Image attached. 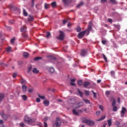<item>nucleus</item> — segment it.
Instances as JSON below:
<instances>
[{
	"mask_svg": "<svg viewBox=\"0 0 127 127\" xmlns=\"http://www.w3.org/2000/svg\"><path fill=\"white\" fill-rule=\"evenodd\" d=\"M112 76H115V71L111 70L110 72Z\"/></svg>",
	"mask_w": 127,
	"mask_h": 127,
	"instance_id": "nucleus-50",
	"label": "nucleus"
},
{
	"mask_svg": "<svg viewBox=\"0 0 127 127\" xmlns=\"http://www.w3.org/2000/svg\"><path fill=\"white\" fill-rule=\"evenodd\" d=\"M126 112H127V109L125 107H122V110L121 112V117H124Z\"/></svg>",
	"mask_w": 127,
	"mask_h": 127,
	"instance_id": "nucleus-9",
	"label": "nucleus"
},
{
	"mask_svg": "<svg viewBox=\"0 0 127 127\" xmlns=\"http://www.w3.org/2000/svg\"><path fill=\"white\" fill-rule=\"evenodd\" d=\"M96 115L97 117H99V116H100V115H101V112H100V111L96 112Z\"/></svg>",
	"mask_w": 127,
	"mask_h": 127,
	"instance_id": "nucleus-46",
	"label": "nucleus"
},
{
	"mask_svg": "<svg viewBox=\"0 0 127 127\" xmlns=\"http://www.w3.org/2000/svg\"><path fill=\"white\" fill-rule=\"evenodd\" d=\"M84 93L86 96H89L90 95V92L88 90H84Z\"/></svg>",
	"mask_w": 127,
	"mask_h": 127,
	"instance_id": "nucleus-35",
	"label": "nucleus"
},
{
	"mask_svg": "<svg viewBox=\"0 0 127 127\" xmlns=\"http://www.w3.org/2000/svg\"><path fill=\"white\" fill-rule=\"evenodd\" d=\"M11 50V47L7 48V50H6L7 52H9V51H10Z\"/></svg>",
	"mask_w": 127,
	"mask_h": 127,
	"instance_id": "nucleus-58",
	"label": "nucleus"
},
{
	"mask_svg": "<svg viewBox=\"0 0 127 127\" xmlns=\"http://www.w3.org/2000/svg\"><path fill=\"white\" fill-rule=\"evenodd\" d=\"M61 126V121L59 118H57L55 124L53 125V127H60Z\"/></svg>",
	"mask_w": 127,
	"mask_h": 127,
	"instance_id": "nucleus-2",
	"label": "nucleus"
},
{
	"mask_svg": "<svg viewBox=\"0 0 127 127\" xmlns=\"http://www.w3.org/2000/svg\"><path fill=\"white\" fill-rule=\"evenodd\" d=\"M60 35L59 36L57 37V39L58 40H64V32L62 31H59Z\"/></svg>",
	"mask_w": 127,
	"mask_h": 127,
	"instance_id": "nucleus-3",
	"label": "nucleus"
},
{
	"mask_svg": "<svg viewBox=\"0 0 127 127\" xmlns=\"http://www.w3.org/2000/svg\"><path fill=\"white\" fill-rule=\"evenodd\" d=\"M2 118L4 121H6L7 120L8 116H7V115L4 114L2 116Z\"/></svg>",
	"mask_w": 127,
	"mask_h": 127,
	"instance_id": "nucleus-20",
	"label": "nucleus"
},
{
	"mask_svg": "<svg viewBox=\"0 0 127 127\" xmlns=\"http://www.w3.org/2000/svg\"><path fill=\"white\" fill-rule=\"evenodd\" d=\"M68 102L70 105H75L77 103V99L76 98H72L68 99Z\"/></svg>",
	"mask_w": 127,
	"mask_h": 127,
	"instance_id": "nucleus-6",
	"label": "nucleus"
},
{
	"mask_svg": "<svg viewBox=\"0 0 127 127\" xmlns=\"http://www.w3.org/2000/svg\"><path fill=\"white\" fill-rule=\"evenodd\" d=\"M113 26L114 27H116V28H117V29L120 30V28H121L120 25H117V24H113Z\"/></svg>",
	"mask_w": 127,
	"mask_h": 127,
	"instance_id": "nucleus-37",
	"label": "nucleus"
},
{
	"mask_svg": "<svg viewBox=\"0 0 127 127\" xmlns=\"http://www.w3.org/2000/svg\"><path fill=\"white\" fill-rule=\"evenodd\" d=\"M86 31H83L79 32L78 34L77 38H78V39H82V38H83V37L85 36V35L86 34Z\"/></svg>",
	"mask_w": 127,
	"mask_h": 127,
	"instance_id": "nucleus-4",
	"label": "nucleus"
},
{
	"mask_svg": "<svg viewBox=\"0 0 127 127\" xmlns=\"http://www.w3.org/2000/svg\"><path fill=\"white\" fill-rule=\"evenodd\" d=\"M36 102H37V103H40V99L37 98L36 99Z\"/></svg>",
	"mask_w": 127,
	"mask_h": 127,
	"instance_id": "nucleus-59",
	"label": "nucleus"
},
{
	"mask_svg": "<svg viewBox=\"0 0 127 127\" xmlns=\"http://www.w3.org/2000/svg\"><path fill=\"white\" fill-rule=\"evenodd\" d=\"M75 79H72L71 80V82H70V85L71 86H76V84L74 83L75 82Z\"/></svg>",
	"mask_w": 127,
	"mask_h": 127,
	"instance_id": "nucleus-19",
	"label": "nucleus"
},
{
	"mask_svg": "<svg viewBox=\"0 0 127 127\" xmlns=\"http://www.w3.org/2000/svg\"><path fill=\"white\" fill-rule=\"evenodd\" d=\"M105 119H106V116H103L101 117V118L97 120V121L100 122V121H103V120H105Z\"/></svg>",
	"mask_w": 127,
	"mask_h": 127,
	"instance_id": "nucleus-30",
	"label": "nucleus"
},
{
	"mask_svg": "<svg viewBox=\"0 0 127 127\" xmlns=\"http://www.w3.org/2000/svg\"><path fill=\"white\" fill-rule=\"evenodd\" d=\"M108 22H110V23H112V22H113V20L111 18H108Z\"/></svg>",
	"mask_w": 127,
	"mask_h": 127,
	"instance_id": "nucleus-54",
	"label": "nucleus"
},
{
	"mask_svg": "<svg viewBox=\"0 0 127 127\" xmlns=\"http://www.w3.org/2000/svg\"><path fill=\"white\" fill-rule=\"evenodd\" d=\"M83 106H84V103L83 102H79L77 104V108H80V107H83Z\"/></svg>",
	"mask_w": 127,
	"mask_h": 127,
	"instance_id": "nucleus-21",
	"label": "nucleus"
},
{
	"mask_svg": "<svg viewBox=\"0 0 127 127\" xmlns=\"http://www.w3.org/2000/svg\"><path fill=\"white\" fill-rule=\"evenodd\" d=\"M87 54H88V52H87V50L85 49H83L81 51L80 55L82 57H85Z\"/></svg>",
	"mask_w": 127,
	"mask_h": 127,
	"instance_id": "nucleus-7",
	"label": "nucleus"
},
{
	"mask_svg": "<svg viewBox=\"0 0 127 127\" xmlns=\"http://www.w3.org/2000/svg\"><path fill=\"white\" fill-rule=\"evenodd\" d=\"M4 99V94L2 93H0V103H1Z\"/></svg>",
	"mask_w": 127,
	"mask_h": 127,
	"instance_id": "nucleus-13",
	"label": "nucleus"
},
{
	"mask_svg": "<svg viewBox=\"0 0 127 127\" xmlns=\"http://www.w3.org/2000/svg\"><path fill=\"white\" fill-rule=\"evenodd\" d=\"M23 64V62L22 61H19L18 62V65H22Z\"/></svg>",
	"mask_w": 127,
	"mask_h": 127,
	"instance_id": "nucleus-52",
	"label": "nucleus"
},
{
	"mask_svg": "<svg viewBox=\"0 0 127 127\" xmlns=\"http://www.w3.org/2000/svg\"><path fill=\"white\" fill-rule=\"evenodd\" d=\"M83 100L85 101L86 104H91V102H90V100L83 99Z\"/></svg>",
	"mask_w": 127,
	"mask_h": 127,
	"instance_id": "nucleus-42",
	"label": "nucleus"
},
{
	"mask_svg": "<svg viewBox=\"0 0 127 127\" xmlns=\"http://www.w3.org/2000/svg\"><path fill=\"white\" fill-rule=\"evenodd\" d=\"M112 119H109L108 120H107V123L108 124V127H111V126H112Z\"/></svg>",
	"mask_w": 127,
	"mask_h": 127,
	"instance_id": "nucleus-26",
	"label": "nucleus"
},
{
	"mask_svg": "<svg viewBox=\"0 0 127 127\" xmlns=\"http://www.w3.org/2000/svg\"><path fill=\"white\" fill-rule=\"evenodd\" d=\"M71 1H72V0H63L64 4H69Z\"/></svg>",
	"mask_w": 127,
	"mask_h": 127,
	"instance_id": "nucleus-14",
	"label": "nucleus"
},
{
	"mask_svg": "<svg viewBox=\"0 0 127 127\" xmlns=\"http://www.w3.org/2000/svg\"><path fill=\"white\" fill-rule=\"evenodd\" d=\"M105 94L106 95H110V94H111V92H110V91H106Z\"/></svg>",
	"mask_w": 127,
	"mask_h": 127,
	"instance_id": "nucleus-57",
	"label": "nucleus"
},
{
	"mask_svg": "<svg viewBox=\"0 0 127 127\" xmlns=\"http://www.w3.org/2000/svg\"><path fill=\"white\" fill-rule=\"evenodd\" d=\"M21 84H22V85H25V84H26V80L22 79L21 81Z\"/></svg>",
	"mask_w": 127,
	"mask_h": 127,
	"instance_id": "nucleus-34",
	"label": "nucleus"
},
{
	"mask_svg": "<svg viewBox=\"0 0 127 127\" xmlns=\"http://www.w3.org/2000/svg\"><path fill=\"white\" fill-rule=\"evenodd\" d=\"M82 122L83 124H86L88 126H94L95 122L91 120L87 119L86 118L83 117L81 118Z\"/></svg>",
	"mask_w": 127,
	"mask_h": 127,
	"instance_id": "nucleus-1",
	"label": "nucleus"
},
{
	"mask_svg": "<svg viewBox=\"0 0 127 127\" xmlns=\"http://www.w3.org/2000/svg\"><path fill=\"white\" fill-rule=\"evenodd\" d=\"M77 92L79 94V95L80 96V97L82 98V97H83V92H82L81 91H80V89H77Z\"/></svg>",
	"mask_w": 127,
	"mask_h": 127,
	"instance_id": "nucleus-22",
	"label": "nucleus"
},
{
	"mask_svg": "<svg viewBox=\"0 0 127 127\" xmlns=\"http://www.w3.org/2000/svg\"><path fill=\"white\" fill-rule=\"evenodd\" d=\"M23 101H26L27 100V96L26 95H23L21 96Z\"/></svg>",
	"mask_w": 127,
	"mask_h": 127,
	"instance_id": "nucleus-28",
	"label": "nucleus"
},
{
	"mask_svg": "<svg viewBox=\"0 0 127 127\" xmlns=\"http://www.w3.org/2000/svg\"><path fill=\"white\" fill-rule=\"evenodd\" d=\"M34 6V1H32L31 7H33Z\"/></svg>",
	"mask_w": 127,
	"mask_h": 127,
	"instance_id": "nucleus-63",
	"label": "nucleus"
},
{
	"mask_svg": "<svg viewBox=\"0 0 127 127\" xmlns=\"http://www.w3.org/2000/svg\"><path fill=\"white\" fill-rule=\"evenodd\" d=\"M38 96L39 98H40V99H42V100H45V96H41L40 95V94H38Z\"/></svg>",
	"mask_w": 127,
	"mask_h": 127,
	"instance_id": "nucleus-40",
	"label": "nucleus"
},
{
	"mask_svg": "<svg viewBox=\"0 0 127 127\" xmlns=\"http://www.w3.org/2000/svg\"><path fill=\"white\" fill-rule=\"evenodd\" d=\"M22 90L23 92H26V90H27V87H26V85H22Z\"/></svg>",
	"mask_w": 127,
	"mask_h": 127,
	"instance_id": "nucleus-17",
	"label": "nucleus"
},
{
	"mask_svg": "<svg viewBox=\"0 0 127 127\" xmlns=\"http://www.w3.org/2000/svg\"><path fill=\"white\" fill-rule=\"evenodd\" d=\"M28 92H29V93H32V92H33V89H29L28 90Z\"/></svg>",
	"mask_w": 127,
	"mask_h": 127,
	"instance_id": "nucleus-60",
	"label": "nucleus"
},
{
	"mask_svg": "<svg viewBox=\"0 0 127 127\" xmlns=\"http://www.w3.org/2000/svg\"><path fill=\"white\" fill-rule=\"evenodd\" d=\"M26 28H27V27L26 26L24 25V26L21 27L20 30L21 32L25 33L26 31Z\"/></svg>",
	"mask_w": 127,
	"mask_h": 127,
	"instance_id": "nucleus-11",
	"label": "nucleus"
},
{
	"mask_svg": "<svg viewBox=\"0 0 127 127\" xmlns=\"http://www.w3.org/2000/svg\"><path fill=\"white\" fill-rule=\"evenodd\" d=\"M24 122L28 124V125H31L32 123V120L30 118L25 116L24 118Z\"/></svg>",
	"mask_w": 127,
	"mask_h": 127,
	"instance_id": "nucleus-5",
	"label": "nucleus"
},
{
	"mask_svg": "<svg viewBox=\"0 0 127 127\" xmlns=\"http://www.w3.org/2000/svg\"><path fill=\"white\" fill-rule=\"evenodd\" d=\"M90 85H91L90 82L85 81V82H84V83L83 84V86L85 88H88V87H89L90 86Z\"/></svg>",
	"mask_w": 127,
	"mask_h": 127,
	"instance_id": "nucleus-12",
	"label": "nucleus"
},
{
	"mask_svg": "<svg viewBox=\"0 0 127 127\" xmlns=\"http://www.w3.org/2000/svg\"><path fill=\"white\" fill-rule=\"evenodd\" d=\"M51 5L52 7L54 8L56 7V2H53L51 3Z\"/></svg>",
	"mask_w": 127,
	"mask_h": 127,
	"instance_id": "nucleus-38",
	"label": "nucleus"
},
{
	"mask_svg": "<svg viewBox=\"0 0 127 127\" xmlns=\"http://www.w3.org/2000/svg\"><path fill=\"white\" fill-rule=\"evenodd\" d=\"M41 59H42V57H37L34 59V61H38V60H41Z\"/></svg>",
	"mask_w": 127,
	"mask_h": 127,
	"instance_id": "nucleus-29",
	"label": "nucleus"
},
{
	"mask_svg": "<svg viewBox=\"0 0 127 127\" xmlns=\"http://www.w3.org/2000/svg\"><path fill=\"white\" fill-rule=\"evenodd\" d=\"M116 105V101L115 99H113V102L112 103V106H113V107H115Z\"/></svg>",
	"mask_w": 127,
	"mask_h": 127,
	"instance_id": "nucleus-32",
	"label": "nucleus"
},
{
	"mask_svg": "<svg viewBox=\"0 0 127 127\" xmlns=\"http://www.w3.org/2000/svg\"><path fill=\"white\" fill-rule=\"evenodd\" d=\"M47 123L44 122V127H47Z\"/></svg>",
	"mask_w": 127,
	"mask_h": 127,
	"instance_id": "nucleus-61",
	"label": "nucleus"
},
{
	"mask_svg": "<svg viewBox=\"0 0 127 127\" xmlns=\"http://www.w3.org/2000/svg\"><path fill=\"white\" fill-rule=\"evenodd\" d=\"M16 76H17V75L16 74V73H14L12 75L13 78H16Z\"/></svg>",
	"mask_w": 127,
	"mask_h": 127,
	"instance_id": "nucleus-62",
	"label": "nucleus"
},
{
	"mask_svg": "<svg viewBox=\"0 0 127 127\" xmlns=\"http://www.w3.org/2000/svg\"><path fill=\"white\" fill-rule=\"evenodd\" d=\"M82 30V29L81 28V27L78 26L76 29L77 32H80Z\"/></svg>",
	"mask_w": 127,
	"mask_h": 127,
	"instance_id": "nucleus-43",
	"label": "nucleus"
},
{
	"mask_svg": "<svg viewBox=\"0 0 127 127\" xmlns=\"http://www.w3.org/2000/svg\"><path fill=\"white\" fill-rule=\"evenodd\" d=\"M110 1L113 3V4H118V2L116 0H110Z\"/></svg>",
	"mask_w": 127,
	"mask_h": 127,
	"instance_id": "nucleus-33",
	"label": "nucleus"
},
{
	"mask_svg": "<svg viewBox=\"0 0 127 127\" xmlns=\"http://www.w3.org/2000/svg\"><path fill=\"white\" fill-rule=\"evenodd\" d=\"M93 98H95V99H97V93L93 92Z\"/></svg>",
	"mask_w": 127,
	"mask_h": 127,
	"instance_id": "nucleus-53",
	"label": "nucleus"
},
{
	"mask_svg": "<svg viewBox=\"0 0 127 127\" xmlns=\"http://www.w3.org/2000/svg\"><path fill=\"white\" fill-rule=\"evenodd\" d=\"M83 4H84V2H81L78 5L76 6V7L79 8V7H80V6H82Z\"/></svg>",
	"mask_w": 127,
	"mask_h": 127,
	"instance_id": "nucleus-39",
	"label": "nucleus"
},
{
	"mask_svg": "<svg viewBox=\"0 0 127 127\" xmlns=\"http://www.w3.org/2000/svg\"><path fill=\"white\" fill-rule=\"evenodd\" d=\"M23 15H24V16H27V12H26V11H25V9L23 8Z\"/></svg>",
	"mask_w": 127,
	"mask_h": 127,
	"instance_id": "nucleus-41",
	"label": "nucleus"
},
{
	"mask_svg": "<svg viewBox=\"0 0 127 127\" xmlns=\"http://www.w3.org/2000/svg\"><path fill=\"white\" fill-rule=\"evenodd\" d=\"M38 126H39V127H42V123H39L38 124Z\"/></svg>",
	"mask_w": 127,
	"mask_h": 127,
	"instance_id": "nucleus-64",
	"label": "nucleus"
},
{
	"mask_svg": "<svg viewBox=\"0 0 127 127\" xmlns=\"http://www.w3.org/2000/svg\"><path fill=\"white\" fill-rule=\"evenodd\" d=\"M0 126H4L3 121L2 120H0Z\"/></svg>",
	"mask_w": 127,
	"mask_h": 127,
	"instance_id": "nucleus-51",
	"label": "nucleus"
},
{
	"mask_svg": "<svg viewBox=\"0 0 127 127\" xmlns=\"http://www.w3.org/2000/svg\"><path fill=\"white\" fill-rule=\"evenodd\" d=\"M66 22H68V19L63 20V24H66Z\"/></svg>",
	"mask_w": 127,
	"mask_h": 127,
	"instance_id": "nucleus-49",
	"label": "nucleus"
},
{
	"mask_svg": "<svg viewBox=\"0 0 127 127\" xmlns=\"http://www.w3.org/2000/svg\"><path fill=\"white\" fill-rule=\"evenodd\" d=\"M92 25H91V24H90L88 26L87 29L84 31H86V33L87 32V35H89V34H90V31L92 30Z\"/></svg>",
	"mask_w": 127,
	"mask_h": 127,
	"instance_id": "nucleus-8",
	"label": "nucleus"
},
{
	"mask_svg": "<svg viewBox=\"0 0 127 127\" xmlns=\"http://www.w3.org/2000/svg\"><path fill=\"white\" fill-rule=\"evenodd\" d=\"M23 56L24 58H28L29 56V54H28V53L27 52H24L23 53Z\"/></svg>",
	"mask_w": 127,
	"mask_h": 127,
	"instance_id": "nucleus-15",
	"label": "nucleus"
},
{
	"mask_svg": "<svg viewBox=\"0 0 127 127\" xmlns=\"http://www.w3.org/2000/svg\"><path fill=\"white\" fill-rule=\"evenodd\" d=\"M15 21L13 19H10L8 21L9 24H14Z\"/></svg>",
	"mask_w": 127,
	"mask_h": 127,
	"instance_id": "nucleus-23",
	"label": "nucleus"
},
{
	"mask_svg": "<svg viewBox=\"0 0 127 127\" xmlns=\"http://www.w3.org/2000/svg\"><path fill=\"white\" fill-rule=\"evenodd\" d=\"M43 104L45 107H48L49 106V101L48 100H45L43 102Z\"/></svg>",
	"mask_w": 127,
	"mask_h": 127,
	"instance_id": "nucleus-16",
	"label": "nucleus"
},
{
	"mask_svg": "<svg viewBox=\"0 0 127 127\" xmlns=\"http://www.w3.org/2000/svg\"><path fill=\"white\" fill-rule=\"evenodd\" d=\"M4 115V113H3V112H2V111L0 112V116L2 117Z\"/></svg>",
	"mask_w": 127,
	"mask_h": 127,
	"instance_id": "nucleus-56",
	"label": "nucleus"
},
{
	"mask_svg": "<svg viewBox=\"0 0 127 127\" xmlns=\"http://www.w3.org/2000/svg\"><path fill=\"white\" fill-rule=\"evenodd\" d=\"M102 44H103L104 45H105V44H106L107 43V41L102 40Z\"/></svg>",
	"mask_w": 127,
	"mask_h": 127,
	"instance_id": "nucleus-55",
	"label": "nucleus"
},
{
	"mask_svg": "<svg viewBox=\"0 0 127 127\" xmlns=\"http://www.w3.org/2000/svg\"><path fill=\"white\" fill-rule=\"evenodd\" d=\"M33 72L35 73V74H37V73H39V70L36 68H34L33 69Z\"/></svg>",
	"mask_w": 127,
	"mask_h": 127,
	"instance_id": "nucleus-24",
	"label": "nucleus"
},
{
	"mask_svg": "<svg viewBox=\"0 0 127 127\" xmlns=\"http://www.w3.org/2000/svg\"><path fill=\"white\" fill-rule=\"evenodd\" d=\"M117 109H118V107H117V106H114L113 109V112H117Z\"/></svg>",
	"mask_w": 127,
	"mask_h": 127,
	"instance_id": "nucleus-48",
	"label": "nucleus"
},
{
	"mask_svg": "<svg viewBox=\"0 0 127 127\" xmlns=\"http://www.w3.org/2000/svg\"><path fill=\"white\" fill-rule=\"evenodd\" d=\"M29 16L30 18H28V21H33V19H34L33 16L32 15H29Z\"/></svg>",
	"mask_w": 127,
	"mask_h": 127,
	"instance_id": "nucleus-18",
	"label": "nucleus"
},
{
	"mask_svg": "<svg viewBox=\"0 0 127 127\" xmlns=\"http://www.w3.org/2000/svg\"><path fill=\"white\" fill-rule=\"evenodd\" d=\"M77 84L79 85V86H81L83 85V81H82L81 80H78Z\"/></svg>",
	"mask_w": 127,
	"mask_h": 127,
	"instance_id": "nucleus-36",
	"label": "nucleus"
},
{
	"mask_svg": "<svg viewBox=\"0 0 127 127\" xmlns=\"http://www.w3.org/2000/svg\"><path fill=\"white\" fill-rule=\"evenodd\" d=\"M21 35V38H22L23 39H28V35L25 32L22 33Z\"/></svg>",
	"mask_w": 127,
	"mask_h": 127,
	"instance_id": "nucleus-10",
	"label": "nucleus"
},
{
	"mask_svg": "<svg viewBox=\"0 0 127 127\" xmlns=\"http://www.w3.org/2000/svg\"><path fill=\"white\" fill-rule=\"evenodd\" d=\"M14 40H15V38L11 39L10 40L11 43H12V44H13L14 43Z\"/></svg>",
	"mask_w": 127,
	"mask_h": 127,
	"instance_id": "nucleus-45",
	"label": "nucleus"
},
{
	"mask_svg": "<svg viewBox=\"0 0 127 127\" xmlns=\"http://www.w3.org/2000/svg\"><path fill=\"white\" fill-rule=\"evenodd\" d=\"M102 56H103V59L104 60L105 62H108V59L106 57V55H105V54H102Z\"/></svg>",
	"mask_w": 127,
	"mask_h": 127,
	"instance_id": "nucleus-31",
	"label": "nucleus"
},
{
	"mask_svg": "<svg viewBox=\"0 0 127 127\" xmlns=\"http://www.w3.org/2000/svg\"><path fill=\"white\" fill-rule=\"evenodd\" d=\"M72 113L75 116H79V113H78L75 109H73Z\"/></svg>",
	"mask_w": 127,
	"mask_h": 127,
	"instance_id": "nucleus-27",
	"label": "nucleus"
},
{
	"mask_svg": "<svg viewBox=\"0 0 127 127\" xmlns=\"http://www.w3.org/2000/svg\"><path fill=\"white\" fill-rule=\"evenodd\" d=\"M50 35H51V34L50 33V32H48L47 33V36H46L47 38H49V36H50Z\"/></svg>",
	"mask_w": 127,
	"mask_h": 127,
	"instance_id": "nucleus-47",
	"label": "nucleus"
},
{
	"mask_svg": "<svg viewBox=\"0 0 127 127\" xmlns=\"http://www.w3.org/2000/svg\"><path fill=\"white\" fill-rule=\"evenodd\" d=\"M45 8L47 9V8H49V4L45 3Z\"/></svg>",
	"mask_w": 127,
	"mask_h": 127,
	"instance_id": "nucleus-44",
	"label": "nucleus"
},
{
	"mask_svg": "<svg viewBox=\"0 0 127 127\" xmlns=\"http://www.w3.org/2000/svg\"><path fill=\"white\" fill-rule=\"evenodd\" d=\"M49 71L50 73H54V71H55V69H54V67H50Z\"/></svg>",
	"mask_w": 127,
	"mask_h": 127,
	"instance_id": "nucleus-25",
	"label": "nucleus"
}]
</instances>
